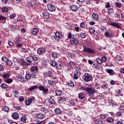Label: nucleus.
<instances>
[{"label":"nucleus","instance_id":"nucleus-42","mask_svg":"<svg viewBox=\"0 0 124 124\" xmlns=\"http://www.w3.org/2000/svg\"><path fill=\"white\" fill-rule=\"evenodd\" d=\"M33 4L34 6H38V5H39V2L36 0H33Z\"/></svg>","mask_w":124,"mask_h":124},{"label":"nucleus","instance_id":"nucleus-5","mask_svg":"<svg viewBox=\"0 0 124 124\" xmlns=\"http://www.w3.org/2000/svg\"><path fill=\"white\" fill-rule=\"evenodd\" d=\"M80 75H81V72L79 71H75L73 76V79H75V80H78V79H79V76H80Z\"/></svg>","mask_w":124,"mask_h":124},{"label":"nucleus","instance_id":"nucleus-4","mask_svg":"<svg viewBox=\"0 0 124 124\" xmlns=\"http://www.w3.org/2000/svg\"><path fill=\"white\" fill-rule=\"evenodd\" d=\"M34 100H35L34 97L29 98L28 100H25V105L26 106H30L31 103H34Z\"/></svg>","mask_w":124,"mask_h":124},{"label":"nucleus","instance_id":"nucleus-8","mask_svg":"<svg viewBox=\"0 0 124 124\" xmlns=\"http://www.w3.org/2000/svg\"><path fill=\"white\" fill-rule=\"evenodd\" d=\"M47 8L49 11H51L52 12H54V11H56V8H55V6H54L52 4H48Z\"/></svg>","mask_w":124,"mask_h":124},{"label":"nucleus","instance_id":"nucleus-57","mask_svg":"<svg viewBox=\"0 0 124 124\" xmlns=\"http://www.w3.org/2000/svg\"><path fill=\"white\" fill-rule=\"evenodd\" d=\"M6 20V17L0 15V21H5Z\"/></svg>","mask_w":124,"mask_h":124},{"label":"nucleus","instance_id":"nucleus-6","mask_svg":"<svg viewBox=\"0 0 124 124\" xmlns=\"http://www.w3.org/2000/svg\"><path fill=\"white\" fill-rule=\"evenodd\" d=\"M110 26H112L114 28H117V29H120V30H122V26L120 23H118L116 22L110 23L109 24Z\"/></svg>","mask_w":124,"mask_h":124},{"label":"nucleus","instance_id":"nucleus-30","mask_svg":"<svg viewBox=\"0 0 124 124\" xmlns=\"http://www.w3.org/2000/svg\"><path fill=\"white\" fill-rule=\"evenodd\" d=\"M68 104L69 106H75V102H74V100H71L68 102Z\"/></svg>","mask_w":124,"mask_h":124},{"label":"nucleus","instance_id":"nucleus-54","mask_svg":"<svg viewBox=\"0 0 124 124\" xmlns=\"http://www.w3.org/2000/svg\"><path fill=\"white\" fill-rule=\"evenodd\" d=\"M89 31H90V33L93 34L94 33L95 30H94V29L91 28L89 29Z\"/></svg>","mask_w":124,"mask_h":124},{"label":"nucleus","instance_id":"nucleus-18","mask_svg":"<svg viewBox=\"0 0 124 124\" xmlns=\"http://www.w3.org/2000/svg\"><path fill=\"white\" fill-rule=\"evenodd\" d=\"M94 123L95 124H103V121L99 118L95 119Z\"/></svg>","mask_w":124,"mask_h":124},{"label":"nucleus","instance_id":"nucleus-3","mask_svg":"<svg viewBox=\"0 0 124 124\" xmlns=\"http://www.w3.org/2000/svg\"><path fill=\"white\" fill-rule=\"evenodd\" d=\"M83 48L84 53H88V54H95V51L91 48L87 47L85 46H83Z\"/></svg>","mask_w":124,"mask_h":124},{"label":"nucleus","instance_id":"nucleus-49","mask_svg":"<svg viewBox=\"0 0 124 124\" xmlns=\"http://www.w3.org/2000/svg\"><path fill=\"white\" fill-rule=\"evenodd\" d=\"M93 68H95V69H98V64L96 63H93Z\"/></svg>","mask_w":124,"mask_h":124},{"label":"nucleus","instance_id":"nucleus-59","mask_svg":"<svg viewBox=\"0 0 124 124\" xmlns=\"http://www.w3.org/2000/svg\"><path fill=\"white\" fill-rule=\"evenodd\" d=\"M80 36L81 38H86V34H85V33L81 32L80 34Z\"/></svg>","mask_w":124,"mask_h":124},{"label":"nucleus","instance_id":"nucleus-35","mask_svg":"<svg viewBox=\"0 0 124 124\" xmlns=\"http://www.w3.org/2000/svg\"><path fill=\"white\" fill-rule=\"evenodd\" d=\"M68 86L73 88V87H74V83L73 82V81L70 80L68 82Z\"/></svg>","mask_w":124,"mask_h":124},{"label":"nucleus","instance_id":"nucleus-10","mask_svg":"<svg viewBox=\"0 0 124 124\" xmlns=\"http://www.w3.org/2000/svg\"><path fill=\"white\" fill-rule=\"evenodd\" d=\"M12 118L14 120H19V113L18 112H13L12 114Z\"/></svg>","mask_w":124,"mask_h":124},{"label":"nucleus","instance_id":"nucleus-45","mask_svg":"<svg viewBox=\"0 0 124 124\" xmlns=\"http://www.w3.org/2000/svg\"><path fill=\"white\" fill-rule=\"evenodd\" d=\"M107 11L109 14H112V13H114V10L112 8L108 9Z\"/></svg>","mask_w":124,"mask_h":124},{"label":"nucleus","instance_id":"nucleus-37","mask_svg":"<svg viewBox=\"0 0 124 124\" xmlns=\"http://www.w3.org/2000/svg\"><path fill=\"white\" fill-rule=\"evenodd\" d=\"M1 88L2 89H7L8 88V85L5 83H2L1 84Z\"/></svg>","mask_w":124,"mask_h":124},{"label":"nucleus","instance_id":"nucleus-53","mask_svg":"<svg viewBox=\"0 0 124 124\" xmlns=\"http://www.w3.org/2000/svg\"><path fill=\"white\" fill-rule=\"evenodd\" d=\"M22 39L20 37H17L16 38V41L17 42V44H19V43L21 41Z\"/></svg>","mask_w":124,"mask_h":124},{"label":"nucleus","instance_id":"nucleus-29","mask_svg":"<svg viewBox=\"0 0 124 124\" xmlns=\"http://www.w3.org/2000/svg\"><path fill=\"white\" fill-rule=\"evenodd\" d=\"M57 62L54 61V60H52L51 61H50V64L51 66H53L55 67L56 66V65H57Z\"/></svg>","mask_w":124,"mask_h":124},{"label":"nucleus","instance_id":"nucleus-33","mask_svg":"<svg viewBox=\"0 0 124 124\" xmlns=\"http://www.w3.org/2000/svg\"><path fill=\"white\" fill-rule=\"evenodd\" d=\"M31 71H37L38 70V67L37 66H34L31 67Z\"/></svg>","mask_w":124,"mask_h":124},{"label":"nucleus","instance_id":"nucleus-61","mask_svg":"<svg viewBox=\"0 0 124 124\" xmlns=\"http://www.w3.org/2000/svg\"><path fill=\"white\" fill-rule=\"evenodd\" d=\"M14 108L16 109V110H22V107L21 106H16V107H15Z\"/></svg>","mask_w":124,"mask_h":124},{"label":"nucleus","instance_id":"nucleus-7","mask_svg":"<svg viewBox=\"0 0 124 124\" xmlns=\"http://www.w3.org/2000/svg\"><path fill=\"white\" fill-rule=\"evenodd\" d=\"M39 90H40V91H42L43 93H45L46 94H47L48 92H49V89L45 88L43 86H40L39 87Z\"/></svg>","mask_w":124,"mask_h":124},{"label":"nucleus","instance_id":"nucleus-21","mask_svg":"<svg viewBox=\"0 0 124 124\" xmlns=\"http://www.w3.org/2000/svg\"><path fill=\"white\" fill-rule=\"evenodd\" d=\"M38 31H39V30H38V29L34 28L32 32V34H33V35H37V33H38Z\"/></svg>","mask_w":124,"mask_h":124},{"label":"nucleus","instance_id":"nucleus-43","mask_svg":"<svg viewBox=\"0 0 124 124\" xmlns=\"http://www.w3.org/2000/svg\"><path fill=\"white\" fill-rule=\"evenodd\" d=\"M16 17V14L14 13H13L11 15H10V19H13V20H14Z\"/></svg>","mask_w":124,"mask_h":124},{"label":"nucleus","instance_id":"nucleus-1","mask_svg":"<svg viewBox=\"0 0 124 124\" xmlns=\"http://www.w3.org/2000/svg\"><path fill=\"white\" fill-rule=\"evenodd\" d=\"M80 90H81V91H85V92L87 93L88 94H91V95H93V94H94V93H95V90L91 87L81 86L80 88Z\"/></svg>","mask_w":124,"mask_h":124},{"label":"nucleus","instance_id":"nucleus-22","mask_svg":"<svg viewBox=\"0 0 124 124\" xmlns=\"http://www.w3.org/2000/svg\"><path fill=\"white\" fill-rule=\"evenodd\" d=\"M36 89H38V86L37 85H34L31 87H30L28 89V91L30 92H31V91H34V90H36Z\"/></svg>","mask_w":124,"mask_h":124},{"label":"nucleus","instance_id":"nucleus-64","mask_svg":"<svg viewBox=\"0 0 124 124\" xmlns=\"http://www.w3.org/2000/svg\"><path fill=\"white\" fill-rule=\"evenodd\" d=\"M80 27L82 28H85V27H86V24H85V23H84V22H82L80 23Z\"/></svg>","mask_w":124,"mask_h":124},{"label":"nucleus","instance_id":"nucleus-19","mask_svg":"<svg viewBox=\"0 0 124 124\" xmlns=\"http://www.w3.org/2000/svg\"><path fill=\"white\" fill-rule=\"evenodd\" d=\"M44 117H45V115L42 113H39L36 115V118H37V119H39L40 120L44 119Z\"/></svg>","mask_w":124,"mask_h":124},{"label":"nucleus","instance_id":"nucleus-58","mask_svg":"<svg viewBox=\"0 0 124 124\" xmlns=\"http://www.w3.org/2000/svg\"><path fill=\"white\" fill-rule=\"evenodd\" d=\"M47 75H48L49 77H53V73L51 71H48Z\"/></svg>","mask_w":124,"mask_h":124},{"label":"nucleus","instance_id":"nucleus-39","mask_svg":"<svg viewBox=\"0 0 124 124\" xmlns=\"http://www.w3.org/2000/svg\"><path fill=\"white\" fill-rule=\"evenodd\" d=\"M4 81L6 82V83H7V84H11V83L13 82V79L11 78H7L6 80H4Z\"/></svg>","mask_w":124,"mask_h":124},{"label":"nucleus","instance_id":"nucleus-24","mask_svg":"<svg viewBox=\"0 0 124 124\" xmlns=\"http://www.w3.org/2000/svg\"><path fill=\"white\" fill-rule=\"evenodd\" d=\"M55 93H56V95H57L58 96H61V95H62V91L56 90Z\"/></svg>","mask_w":124,"mask_h":124},{"label":"nucleus","instance_id":"nucleus-12","mask_svg":"<svg viewBox=\"0 0 124 124\" xmlns=\"http://www.w3.org/2000/svg\"><path fill=\"white\" fill-rule=\"evenodd\" d=\"M55 96H53L50 97V98H48V102L50 103V104H56V102L55 101Z\"/></svg>","mask_w":124,"mask_h":124},{"label":"nucleus","instance_id":"nucleus-62","mask_svg":"<svg viewBox=\"0 0 124 124\" xmlns=\"http://www.w3.org/2000/svg\"><path fill=\"white\" fill-rule=\"evenodd\" d=\"M108 103L113 104V103H114V100H113L112 98H109L108 100Z\"/></svg>","mask_w":124,"mask_h":124},{"label":"nucleus","instance_id":"nucleus-13","mask_svg":"<svg viewBox=\"0 0 124 124\" xmlns=\"http://www.w3.org/2000/svg\"><path fill=\"white\" fill-rule=\"evenodd\" d=\"M43 16L46 19H49L50 18V14L47 11H45L43 13Z\"/></svg>","mask_w":124,"mask_h":124},{"label":"nucleus","instance_id":"nucleus-31","mask_svg":"<svg viewBox=\"0 0 124 124\" xmlns=\"http://www.w3.org/2000/svg\"><path fill=\"white\" fill-rule=\"evenodd\" d=\"M115 59L116 61H118V62H121L123 60V59L122 58V56L119 55H116Z\"/></svg>","mask_w":124,"mask_h":124},{"label":"nucleus","instance_id":"nucleus-23","mask_svg":"<svg viewBox=\"0 0 124 124\" xmlns=\"http://www.w3.org/2000/svg\"><path fill=\"white\" fill-rule=\"evenodd\" d=\"M26 60L28 62H32L33 59L32 56H30L26 58Z\"/></svg>","mask_w":124,"mask_h":124},{"label":"nucleus","instance_id":"nucleus-25","mask_svg":"<svg viewBox=\"0 0 124 124\" xmlns=\"http://www.w3.org/2000/svg\"><path fill=\"white\" fill-rule=\"evenodd\" d=\"M58 100L61 102H65V101H66V99H65L64 97L60 96L58 97Z\"/></svg>","mask_w":124,"mask_h":124},{"label":"nucleus","instance_id":"nucleus-2","mask_svg":"<svg viewBox=\"0 0 124 124\" xmlns=\"http://www.w3.org/2000/svg\"><path fill=\"white\" fill-rule=\"evenodd\" d=\"M82 78L84 82H91V81H93L92 75L89 73H85L83 76Z\"/></svg>","mask_w":124,"mask_h":124},{"label":"nucleus","instance_id":"nucleus-15","mask_svg":"<svg viewBox=\"0 0 124 124\" xmlns=\"http://www.w3.org/2000/svg\"><path fill=\"white\" fill-rule=\"evenodd\" d=\"M104 35H105L107 38H111V37H113V33L106 32Z\"/></svg>","mask_w":124,"mask_h":124},{"label":"nucleus","instance_id":"nucleus-48","mask_svg":"<svg viewBox=\"0 0 124 124\" xmlns=\"http://www.w3.org/2000/svg\"><path fill=\"white\" fill-rule=\"evenodd\" d=\"M96 61L98 64H101L102 63V60L100 58H97Z\"/></svg>","mask_w":124,"mask_h":124},{"label":"nucleus","instance_id":"nucleus-38","mask_svg":"<svg viewBox=\"0 0 124 124\" xmlns=\"http://www.w3.org/2000/svg\"><path fill=\"white\" fill-rule=\"evenodd\" d=\"M41 112H42V113H47V112H48V110H47V109H46L45 108H41Z\"/></svg>","mask_w":124,"mask_h":124},{"label":"nucleus","instance_id":"nucleus-16","mask_svg":"<svg viewBox=\"0 0 124 124\" xmlns=\"http://www.w3.org/2000/svg\"><path fill=\"white\" fill-rule=\"evenodd\" d=\"M107 73H108L110 76H113L115 74V71L112 69H108L107 70Z\"/></svg>","mask_w":124,"mask_h":124},{"label":"nucleus","instance_id":"nucleus-50","mask_svg":"<svg viewBox=\"0 0 124 124\" xmlns=\"http://www.w3.org/2000/svg\"><path fill=\"white\" fill-rule=\"evenodd\" d=\"M25 78L27 80H30L31 78V75H30V74H26Z\"/></svg>","mask_w":124,"mask_h":124},{"label":"nucleus","instance_id":"nucleus-11","mask_svg":"<svg viewBox=\"0 0 124 124\" xmlns=\"http://www.w3.org/2000/svg\"><path fill=\"white\" fill-rule=\"evenodd\" d=\"M71 10L74 11V12H76L78 11V6L76 5H71L70 6Z\"/></svg>","mask_w":124,"mask_h":124},{"label":"nucleus","instance_id":"nucleus-44","mask_svg":"<svg viewBox=\"0 0 124 124\" xmlns=\"http://www.w3.org/2000/svg\"><path fill=\"white\" fill-rule=\"evenodd\" d=\"M10 28L11 31H15V30L16 29V27H15V25H11L10 26Z\"/></svg>","mask_w":124,"mask_h":124},{"label":"nucleus","instance_id":"nucleus-34","mask_svg":"<svg viewBox=\"0 0 124 124\" xmlns=\"http://www.w3.org/2000/svg\"><path fill=\"white\" fill-rule=\"evenodd\" d=\"M1 11L3 13L8 12V8L6 7H2L1 8Z\"/></svg>","mask_w":124,"mask_h":124},{"label":"nucleus","instance_id":"nucleus-17","mask_svg":"<svg viewBox=\"0 0 124 124\" xmlns=\"http://www.w3.org/2000/svg\"><path fill=\"white\" fill-rule=\"evenodd\" d=\"M54 112L56 115H60V114H62V109L59 108H56L54 110Z\"/></svg>","mask_w":124,"mask_h":124},{"label":"nucleus","instance_id":"nucleus-56","mask_svg":"<svg viewBox=\"0 0 124 124\" xmlns=\"http://www.w3.org/2000/svg\"><path fill=\"white\" fill-rule=\"evenodd\" d=\"M2 62H7V61H8V58L5 57H2L1 59Z\"/></svg>","mask_w":124,"mask_h":124},{"label":"nucleus","instance_id":"nucleus-27","mask_svg":"<svg viewBox=\"0 0 124 124\" xmlns=\"http://www.w3.org/2000/svg\"><path fill=\"white\" fill-rule=\"evenodd\" d=\"M92 17L94 20H95V21H97L98 20V15L95 13H93L92 15Z\"/></svg>","mask_w":124,"mask_h":124},{"label":"nucleus","instance_id":"nucleus-52","mask_svg":"<svg viewBox=\"0 0 124 124\" xmlns=\"http://www.w3.org/2000/svg\"><path fill=\"white\" fill-rule=\"evenodd\" d=\"M39 60V58L36 57L35 55H34L33 56V61H34V62H37Z\"/></svg>","mask_w":124,"mask_h":124},{"label":"nucleus","instance_id":"nucleus-9","mask_svg":"<svg viewBox=\"0 0 124 124\" xmlns=\"http://www.w3.org/2000/svg\"><path fill=\"white\" fill-rule=\"evenodd\" d=\"M37 52L38 55H41L42 54H44V53L46 52V49H45L44 47L39 48L37 49Z\"/></svg>","mask_w":124,"mask_h":124},{"label":"nucleus","instance_id":"nucleus-63","mask_svg":"<svg viewBox=\"0 0 124 124\" xmlns=\"http://www.w3.org/2000/svg\"><path fill=\"white\" fill-rule=\"evenodd\" d=\"M70 65L72 68L74 67V65H75V63L74 62L71 61L69 63Z\"/></svg>","mask_w":124,"mask_h":124},{"label":"nucleus","instance_id":"nucleus-32","mask_svg":"<svg viewBox=\"0 0 124 124\" xmlns=\"http://www.w3.org/2000/svg\"><path fill=\"white\" fill-rule=\"evenodd\" d=\"M107 122L109 123H113V122H114V118H113L112 117H109L107 118Z\"/></svg>","mask_w":124,"mask_h":124},{"label":"nucleus","instance_id":"nucleus-41","mask_svg":"<svg viewBox=\"0 0 124 124\" xmlns=\"http://www.w3.org/2000/svg\"><path fill=\"white\" fill-rule=\"evenodd\" d=\"M101 88H102V89H103L104 90H107L108 89V85H107V84H104V85H102Z\"/></svg>","mask_w":124,"mask_h":124},{"label":"nucleus","instance_id":"nucleus-55","mask_svg":"<svg viewBox=\"0 0 124 124\" xmlns=\"http://www.w3.org/2000/svg\"><path fill=\"white\" fill-rule=\"evenodd\" d=\"M55 66H56L57 69H62V65H61V64H59L57 63Z\"/></svg>","mask_w":124,"mask_h":124},{"label":"nucleus","instance_id":"nucleus-60","mask_svg":"<svg viewBox=\"0 0 124 124\" xmlns=\"http://www.w3.org/2000/svg\"><path fill=\"white\" fill-rule=\"evenodd\" d=\"M27 6H28V7H30V8L31 7H32V6H33V5L32 4V3H31L30 2H27Z\"/></svg>","mask_w":124,"mask_h":124},{"label":"nucleus","instance_id":"nucleus-14","mask_svg":"<svg viewBox=\"0 0 124 124\" xmlns=\"http://www.w3.org/2000/svg\"><path fill=\"white\" fill-rule=\"evenodd\" d=\"M55 36L58 37V40H60L62 37V33L61 32L57 31L55 32Z\"/></svg>","mask_w":124,"mask_h":124},{"label":"nucleus","instance_id":"nucleus-46","mask_svg":"<svg viewBox=\"0 0 124 124\" xmlns=\"http://www.w3.org/2000/svg\"><path fill=\"white\" fill-rule=\"evenodd\" d=\"M20 120L21 122H25L27 121V117L25 116H23L20 118Z\"/></svg>","mask_w":124,"mask_h":124},{"label":"nucleus","instance_id":"nucleus-36","mask_svg":"<svg viewBox=\"0 0 124 124\" xmlns=\"http://www.w3.org/2000/svg\"><path fill=\"white\" fill-rule=\"evenodd\" d=\"M6 63L8 66H12V62L11 61V60L8 59V61H7Z\"/></svg>","mask_w":124,"mask_h":124},{"label":"nucleus","instance_id":"nucleus-26","mask_svg":"<svg viewBox=\"0 0 124 124\" xmlns=\"http://www.w3.org/2000/svg\"><path fill=\"white\" fill-rule=\"evenodd\" d=\"M78 98L81 100H83L85 98V94L82 93H78Z\"/></svg>","mask_w":124,"mask_h":124},{"label":"nucleus","instance_id":"nucleus-47","mask_svg":"<svg viewBox=\"0 0 124 124\" xmlns=\"http://www.w3.org/2000/svg\"><path fill=\"white\" fill-rule=\"evenodd\" d=\"M52 58H54V59H57L58 58V53L56 52H53L52 54Z\"/></svg>","mask_w":124,"mask_h":124},{"label":"nucleus","instance_id":"nucleus-20","mask_svg":"<svg viewBox=\"0 0 124 124\" xmlns=\"http://www.w3.org/2000/svg\"><path fill=\"white\" fill-rule=\"evenodd\" d=\"M9 107L8 106H5L2 108V111H4V112H6V113H8L9 112Z\"/></svg>","mask_w":124,"mask_h":124},{"label":"nucleus","instance_id":"nucleus-28","mask_svg":"<svg viewBox=\"0 0 124 124\" xmlns=\"http://www.w3.org/2000/svg\"><path fill=\"white\" fill-rule=\"evenodd\" d=\"M115 93L117 94H115V96L119 97V94H121V93H122V91H121V90L120 89H117L116 90H115Z\"/></svg>","mask_w":124,"mask_h":124},{"label":"nucleus","instance_id":"nucleus-51","mask_svg":"<svg viewBox=\"0 0 124 124\" xmlns=\"http://www.w3.org/2000/svg\"><path fill=\"white\" fill-rule=\"evenodd\" d=\"M68 55L70 57V58H72V59H73L74 57H75V54L71 53V52H69L68 53Z\"/></svg>","mask_w":124,"mask_h":124},{"label":"nucleus","instance_id":"nucleus-40","mask_svg":"<svg viewBox=\"0 0 124 124\" xmlns=\"http://www.w3.org/2000/svg\"><path fill=\"white\" fill-rule=\"evenodd\" d=\"M2 78H9V74L7 73H5L3 74V75H1Z\"/></svg>","mask_w":124,"mask_h":124}]
</instances>
